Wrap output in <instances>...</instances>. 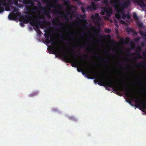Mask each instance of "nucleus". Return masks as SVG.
<instances>
[{"instance_id":"72a5a7b5","label":"nucleus","mask_w":146,"mask_h":146,"mask_svg":"<svg viewBox=\"0 0 146 146\" xmlns=\"http://www.w3.org/2000/svg\"><path fill=\"white\" fill-rule=\"evenodd\" d=\"M45 41L46 42L47 44H49L50 42V40L49 39H46Z\"/></svg>"},{"instance_id":"dca6fc26","label":"nucleus","mask_w":146,"mask_h":146,"mask_svg":"<svg viewBox=\"0 0 146 146\" xmlns=\"http://www.w3.org/2000/svg\"><path fill=\"white\" fill-rule=\"evenodd\" d=\"M139 33L141 35L146 37V32H145L141 30L139 31Z\"/></svg>"},{"instance_id":"9d476101","label":"nucleus","mask_w":146,"mask_h":146,"mask_svg":"<svg viewBox=\"0 0 146 146\" xmlns=\"http://www.w3.org/2000/svg\"><path fill=\"white\" fill-rule=\"evenodd\" d=\"M123 11L122 9H119L118 10L115 15V18L117 19H121V13H123Z\"/></svg>"},{"instance_id":"680f3d73","label":"nucleus","mask_w":146,"mask_h":146,"mask_svg":"<svg viewBox=\"0 0 146 146\" xmlns=\"http://www.w3.org/2000/svg\"><path fill=\"white\" fill-rule=\"evenodd\" d=\"M123 23H125V22L124 21H123Z\"/></svg>"},{"instance_id":"393cba45","label":"nucleus","mask_w":146,"mask_h":146,"mask_svg":"<svg viewBox=\"0 0 146 146\" xmlns=\"http://www.w3.org/2000/svg\"><path fill=\"white\" fill-rule=\"evenodd\" d=\"M51 2L53 4H56L58 2V0H50Z\"/></svg>"},{"instance_id":"f257e3e1","label":"nucleus","mask_w":146,"mask_h":146,"mask_svg":"<svg viewBox=\"0 0 146 146\" xmlns=\"http://www.w3.org/2000/svg\"><path fill=\"white\" fill-rule=\"evenodd\" d=\"M98 31L99 33L98 35V73L96 72L90 63L86 62L85 59L83 58L81 55V59L85 65L82 64V65L81 69L78 68L77 70L79 72H82L83 75L85 74L88 78L90 79H94V81L95 84H97L100 86V23L99 22L98 25Z\"/></svg>"},{"instance_id":"f03ea898","label":"nucleus","mask_w":146,"mask_h":146,"mask_svg":"<svg viewBox=\"0 0 146 146\" xmlns=\"http://www.w3.org/2000/svg\"><path fill=\"white\" fill-rule=\"evenodd\" d=\"M23 23L25 24H27L30 22L29 23L32 26H35V27L34 28L35 30L37 33L39 35H40L42 33L40 30L39 27L37 25H41L40 27V28H43L42 25L45 24V21H42L38 20V19H40L41 17L40 16L36 17L35 18H34L32 14L29 13L23 16Z\"/></svg>"},{"instance_id":"0e129e2a","label":"nucleus","mask_w":146,"mask_h":146,"mask_svg":"<svg viewBox=\"0 0 146 146\" xmlns=\"http://www.w3.org/2000/svg\"><path fill=\"white\" fill-rule=\"evenodd\" d=\"M85 44H86V45H88V46H89V45H88L87 43H86Z\"/></svg>"},{"instance_id":"4be33fe9","label":"nucleus","mask_w":146,"mask_h":146,"mask_svg":"<svg viewBox=\"0 0 146 146\" xmlns=\"http://www.w3.org/2000/svg\"><path fill=\"white\" fill-rule=\"evenodd\" d=\"M111 31L110 29H109L106 28L105 29V32L107 33H109Z\"/></svg>"},{"instance_id":"f3484780","label":"nucleus","mask_w":146,"mask_h":146,"mask_svg":"<svg viewBox=\"0 0 146 146\" xmlns=\"http://www.w3.org/2000/svg\"><path fill=\"white\" fill-rule=\"evenodd\" d=\"M137 26L139 28H142L143 27V24L142 23H137Z\"/></svg>"},{"instance_id":"9b49d317","label":"nucleus","mask_w":146,"mask_h":146,"mask_svg":"<svg viewBox=\"0 0 146 146\" xmlns=\"http://www.w3.org/2000/svg\"><path fill=\"white\" fill-rule=\"evenodd\" d=\"M52 22L53 23L56 25L58 23H59V24L58 25L59 26H63L64 25L63 23L60 22V19L58 18H54V20L52 21Z\"/></svg>"},{"instance_id":"09e8293b","label":"nucleus","mask_w":146,"mask_h":146,"mask_svg":"<svg viewBox=\"0 0 146 146\" xmlns=\"http://www.w3.org/2000/svg\"><path fill=\"white\" fill-rule=\"evenodd\" d=\"M129 38L128 37H126L125 38V40H129Z\"/></svg>"},{"instance_id":"39448f33","label":"nucleus","mask_w":146,"mask_h":146,"mask_svg":"<svg viewBox=\"0 0 146 146\" xmlns=\"http://www.w3.org/2000/svg\"><path fill=\"white\" fill-rule=\"evenodd\" d=\"M103 37V36L101 34V86H104L105 87H106L107 86H105V84H104V81L106 80L108 78V77H108L106 78V80H105L104 82H102V61H103V58L102 56V38Z\"/></svg>"},{"instance_id":"bf43d9fd","label":"nucleus","mask_w":146,"mask_h":146,"mask_svg":"<svg viewBox=\"0 0 146 146\" xmlns=\"http://www.w3.org/2000/svg\"><path fill=\"white\" fill-rule=\"evenodd\" d=\"M108 36H109L110 37V35H108Z\"/></svg>"},{"instance_id":"1a4fd4ad","label":"nucleus","mask_w":146,"mask_h":146,"mask_svg":"<svg viewBox=\"0 0 146 146\" xmlns=\"http://www.w3.org/2000/svg\"><path fill=\"white\" fill-rule=\"evenodd\" d=\"M91 6H88L87 8V9L90 10H92L94 11L96 10L97 9V6L95 3L94 2H91Z\"/></svg>"},{"instance_id":"0eeeda50","label":"nucleus","mask_w":146,"mask_h":146,"mask_svg":"<svg viewBox=\"0 0 146 146\" xmlns=\"http://www.w3.org/2000/svg\"><path fill=\"white\" fill-rule=\"evenodd\" d=\"M91 18L94 22L96 23H98L100 20V16L98 13L95 14L94 15H92L91 16Z\"/></svg>"},{"instance_id":"49530a36","label":"nucleus","mask_w":146,"mask_h":146,"mask_svg":"<svg viewBox=\"0 0 146 146\" xmlns=\"http://www.w3.org/2000/svg\"><path fill=\"white\" fill-rule=\"evenodd\" d=\"M132 106H133V104H132V103L130 101H129L128 102Z\"/></svg>"},{"instance_id":"bb28decb","label":"nucleus","mask_w":146,"mask_h":146,"mask_svg":"<svg viewBox=\"0 0 146 146\" xmlns=\"http://www.w3.org/2000/svg\"><path fill=\"white\" fill-rule=\"evenodd\" d=\"M76 2H77L78 5H80L82 3V2L80 1V0H73Z\"/></svg>"},{"instance_id":"5fc2aeb1","label":"nucleus","mask_w":146,"mask_h":146,"mask_svg":"<svg viewBox=\"0 0 146 146\" xmlns=\"http://www.w3.org/2000/svg\"><path fill=\"white\" fill-rule=\"evenodd\" d=\"M72 15H70V18L71 19H72Z\"/></svg>"},{"instance_id":"a19ab883","label":"nucleus","mask_w":146,"mask_h":146,"mask_svg":"<svg viewBox=\"0 0 146 146\" xmlns=\"http://www.w3.org/2000/svg\"><path fill=\"white\" fill-rule=\"evenodd\" d=\"M115 32L117 34H118L119 33V31L118 29H115Z\"/></svg>"},{"instance_id":"13d9d810","label":"nucleus","mask_w":146,"mask_h":146,"mask_svg":"<svg viewBox=\"0 0 146 146\" xmlns=\"http://www.w3.org/2000/svg\"><path fill=\"white\" fill-rule=\"evenodd\" d=\"M101 15H104L103 14V13L102 12H101Z\"/></svg>"},{"instance_id":"8fccbe9b","label":"nucleus","mask_w":146,"mask_h":146,"mask_svg":"<svg viewBox=\"0 0 146 146\" xmlns=\"http://www.w3.org/2000/svg\"><path fill=\"white\" fill-rule=\"evenodd\" d=\"M52 43L54 44H55L56 43L55 42L53 41L52 42Z\"/></svg>"},{"instance_id":"58836bf2","label":"nucleus","mask_w":146,"mask_h":146,"mask_svg":"<svg viewBox=\"0 0 146 146\" xmlns=\"http://www.w3.org/2000/svg\"><path fill=\"white\" fill-rule=\"evenodd\" d=\"M64 16L65 18H67V19H69L67 15L64 14Z\"/></svg>"},{"instance_id":"338daca9","label":"nucleus","mask_w":146,"mask_h":146,"mask_svg":"<svg viewBox=\"0 0 146 146\" xmlns=\"http://www.w3.org/2000/svg\"><path fill=\"white\" fill-rule=\"evenodd\" d=\"M118 64H119V65H121V64H120V63H119Z\"/></svg>"},{"instance_id":"2f4dec72","label":"nucleus","mask_w":146,"mask_h":146,"mask_svg":"<svg viewBox=\"0 0 146 146\" xmlns=\"http://www.w3.org/2000/svg\"><path fill=\"white\" fill-rule=\"evenodd\" d=\"M70 119L74 121H75L76 119L75 117H70Z\"/></svg>"},{"instance_id":"603ef678","label":"nucleus","mask_w":146,"mask_h":146,"mask_svg":"<svg viewBox=\"0 0 146 146\" xmlns=\"http://www.w3.org/2000/svg\"><path fill=\"white\" fill-rule=\"evenodd\" d=\"M109 72H110V73H112V71H111V70H109Z\"/></svg>"},{"instance_id":"3c124183","label":"nucleus","mask_w":146,"mask_h":146,"mask_svg":"<svg viewBox=\"0 0 146 146\" xmlns=\"http://www.w3.org/2000/svg\"><path fill=\"white\" fill-rule=\"evenodd\" d=\"M117 50L116 49H115L113 50V51H114V52H117Z\"/></svg>"},{"instance_id":"ea45409f","label":"nucleus","mask_w":146,"mask_h":146,"mask_svg":"<svg viewBox=\"0 0 146 146\" xmlns=\"http://www.w3.org/2000/svg\"><path fill=\"white\" fill-rule=\"evenodd\" d=\"M17 9L16 7H14V10L15 11H17Z\"/></svg>"},{"instance_id":"423d86ee","label":"nucleus","mask_w":146,"mask_h":146,"mask_svg":"<svg viewBox=\"0 0 146 146\" xmlns=\"http://www.w3.org/2000/svg\"><path fill=\"white\" fill-rule=\"evenodd\" d=\"M103 10L106 13V15L108 17H110L111 16L113 12L112 9L111 7H109L107 8L104 7L103 9Z\"/></svg>"},{"instance_id":"c03bdc74","label":"nucleus","mask_w":146,"mask_h":146,"mask_svg":"<svg viewBox=\"0 0 146 146\" xmlns=\"http://www.w3.org/2000/svg\"><path fill=\"white\" fill-rule=\"evenodd\" d=\"M73 49H74V50H73V51H72V52H71V54H72V53L73 52H74V50H75V48H74V47H71V49H73Z\"/></svg>"},{"instance_id":"b1692460","label":"nucleus","mask_w":146,"mask_h":146,"mask_svg":"<svg viewBox=\"0 0 146 146\" xmlns=\"http://www.w3.org/2000/svg\"><path fill=\"white\" fill-rule=\"evenodd\" d=\"M121 14H122V18L123 19H125L126 18V14H125L124 13V10H123V13H121Z\"/></svg>"},{"instance_id":"de8ad7c7","label":"nucleus","mask_w":146,"mask_h":146,"mask_svg":"<svg viewBox=\"0 0 146 146\" xmlns=\"http://www.w3.org/2000/svg\"><path fill=\"white\" fill-rule=\"evenodd\" d=\"M127 32L129 33L131 31V30L130 29H128V30H127Z\"/></svg>"},{"instance_id":"aec40b11","label":"nucleus","mask_w":146,"mask_h":146,"mask_svg":"<svg viewBox=\"0 0 146 146\" xmlns=\"http://www.w3.org/2000/svg\"><path fill=\"white\" fill-rule=\"evenodd\" d=\"M37 93H38L37 92H33V93H31V94H30L29 95V96L30 97H32L34 96H36V95L37 94Z\"/></svg>"},{"instance_id":"79ce46f5","label":"nucleus","mask_w":146,"mask_h":146,"mask_svg":"<svg viewBox=\"0 0 146 146\" xmlns=\"http://www.w3.org/2000/svg\"><path fill=\"white\" fill-rule=\"evenodd\" d=\"M126 53H127L128 56H131V54H128V52L127 51H126Z\"/></svg>"},{"instance_id":"4468645a","label":"nucleus","mask_w":146,"mask_h":146,"mask_svg":"<svg viewBox=\"0 0 146 146\" xmlns=\"http://www.w3.org/2000/svg\"><path fill=\"white\" fill-rule=\"evenodd\" d=\"M15 17V15L13 13H12L11 15H9L8 16L9 19L10 20H14Z\"/></svg>"},{"instance_id":"5701e85b","label":"nucleus","mask_w":146,"mask_h":146,"mask_svg":"<svg viewBox=\"0 0 146 146\" xmlns=\"http://www.w3.org/2000/svg\"><path fill=\"white\" fill-rule=\"evenodd\" d=\"M133 17L136 21H137L138 19V17L135 13L133 14Z\"/></svg>"},{"instance_id":"a878e982","label":"nucleus","mask_w":146,"mask_h":146,"mask_svg":"<svg viewBox=\"0 0 146 146\" xmlns=\"http://www.w3.org/2000/svg\"><path fill=\"white\" fill-rule=\"evenodd\" d=\"M45 13L46 15H48V18H51V16L49 14V12L48 11H45Z\"/></svg>"},{"instance_id":"052dcab7","label":"nucleus","mask_w":146,"mask_h":146,"mask_svg":"<svg viewBox=\"0 0 146 146\" xmlns=\"http://www.w3.org/2000/svg\"><path fill=\"white\" fill-rule=\"evenodd\" d=\"M122 41L123 42H124V40L122 39Z\"/></svg>"},{"instance_id":"473e14b6","label":"nucleus","mask_w":146,"mask_h":146,"mask_svg":"<svg viewBox=\"0 0 146 146\" xmlns=\"http://www.w3.org/2000/svg\"><path fill=\"white\" fill-rule=\"evenodd\" d=\"M134 62L135 63H136L137 65V66H141V64H142L141 63H137L136 61H134Z\"/></svg>"},{"instance_id":"cd10ccee","label":"nucleus","mask_w":146,"mask_h":146,"mask_svg":"<svg viewBox=\"0 0 146 146\" xmlns=\"http://www.w3.org/2000/svg\"><path fill=\"white\" fill-rule=\"evenodd\" d=\"M81 9L83 13H85V8L84 7L82 6L81 7Z\"/></svg>"},{"instance_id":"69168bd1","label":"nucleus","mask_w":146,"mask_h":146,"mask_svg":"<svg viewBox=\"0 0 146 146\" xmlns=\"http://www.w3.org/2000/svg\"><path fill=\"white\" fill-rule=\"evenodd\" d=\"M70 14V12H68V15H69Z\"/></svg>"},{"instance_id":"c9c22d12","label":"nucleus","mask_w":146,"mask_h":146,"mask_svg":"<svg viewBox=\"0 0 146 146\" xmlns=\"http://www.w3.org/2000/svg\"><path fill=\"white\" fill-rule=\"evenodd\" d=\"M86 17V15L84 14V15H82L81 16V17L83 18H85Z\"/></svg>"},{"instance_id":"7c9ffc66","label":"nucleus","mask_w":146,"mask_h":146,"mask_svg":"<svg viewBox=\"0 0 146 146\" xmlns=\"http://www.w3.org/2000/svg\"><path fill=\"white\" fill-rule=\"evenodd\" d=\"M126 18L127 19H129L131 18V17L129 14H127L126 15Z\"/></svg>"},{"instance_id":"c85d7f7f","label":"nucleus","mask_w":146,"mask_h":146,"mask_svg":"<svg viewBox=\"0 0 146 146\" xmlns=\"http://www.w3.org/2000/svg\"><path fill=\"white\" fill-rule=\"evenodd\" d=\"M110 60L107 58H106L104 59V61L106 63H108L110 62Z\"/></svg>"},{"instance_id":"f704fd0d","label":"nucleus","mask_w":146,"mask_h":146,"mask_svg":"<svg viewBox=\"0 0 146 146\" xmlns=\"http://www.w3.org/2000/svg\"><path fill=\"white\" fill-rule=\"evenodd\" d=\"M38 9V7L37 6H34L33 8V10H37Z\"/></svg>"},{"instance_id":"7ed1b4c3","label":"nucleus","mask_w":146,"mask_h":146,"mask_svg":"<svg viewBox=\"0 0 146 146\" xmlns=\"http://www.w3.org/2000/svg\"><path fill=\"white\" fill-rule=\"evenodd\" d=\"M61 55L64 59L67 62L71 63L73 62H75L74 63H72L71 66L74 67H77V64L79 62V61L77 59H75L74 57L72 58L68 55L64 54H62Z\"/></svg>"},{"instance_id":"6ab92c4d","label":"nucleus","mask_w":146,"mask_h":146,"mask_svg":"<svg viewBox=\"0 0 146 146\" xmlns=\"http://www.w3.org/2000/svg\"><path fill=\"white\" fill-rule=\"evenodd\" d=\"M103 3L105 4V5L107 6L108 7L109 6V3L108 0H104Z\"/></svg>"},{"instance_id":"6e6d98bb","label":"nucleus","mask_w":146,"mask_h":146,"mask_svg":"<svg viewBox=\"0 0 146 146\" xmlns=\"http://www.w3.org/2000/svg\"><path fill=\"white\" fill-rule=\"evenodd\" d=\"M86 38H87V39H89L90 38H89V36H87L86 37Z\"/></svg>"},{"instance_id":"6e6552de","label":"nucleus","mask_w":146,"mask_h":146,"mask_svg":"<svg viewBox=\"0 0 146 146\" xmlns=\"http://www.w3.org/2000/svg\"><path fill=\"white\" fill-rule=\"evenodd\" d=\"M7 0H0V13L3 12L4 10V8L1 7V5L5 6L7 5ZM10 0H7L8 1Z\"/></svg>"},{"instance_id":"e433bc0d","label":"nucleus","mask_w":146,"mask_h":146,"mask_svg":"<svg viewBox=\"0 0 146 146\" xmlns=\"http://www.w3.org/2000/svg\"><path fill=\"white\" fill-rule=\"evenodd\" d=\"M68 35H70V36H73V34L72 33H70V32H69L68 34Z\"/></svg>"},{"instance_id":"c756f323","label":"nucleus","mask_w":146,"mask_h":146,"mask_svg":"<svg viewBox=\"0 0 146 146\" xmlns=\"http://www.w3.org/2000/svg\"><path fill=\"white\" fill-rule=\"evenodd\" d=\"M60 36H61V38L62 39H64V40L66 41V42H69L70 41V40H66L64 38L63 36V35H62V34H61L60 35Z\"/></svg>"},{"instance_id":"ddd939ff","label":"nucleus","mask_w":146,"mask_h":146,"mask_svg":"<svg viewBox=\"0 0 146 146\" xmlns=\"http://www.w3.org/2000/svg\"><path fill=\"white\" fill-rule=\"evenodd\" d=\"M65 5L66 6L68 7L70 9H72V8H74L75 7L74 6H71L70 1L68 0H67L65 2Z\"/></svg>"},{"instance_id":"4c0bfd02","label":"nucleus","mask_w":146,"mask_h":146,"mask_svg":"<svg viewBox=\"0 0 146 146\" xmlns=\"http://www.w3.org/2000/svg\"><path fill=\"white\" fill-rule=\"evenodd\" d=\"M20 25L21 27H23L24 26V24L23 23H20Z\"/></svg>"},{"instance_id":"412c9836","label":"nucleus","mask_w":146,"mask_h":146,"mask_svg":"<svg viewBox=\"0 0 146 146\" xmlns=\"http://www.w3.org/2000/svg\"><path fill=\"white\" fill-rule=\"evenodd\" d=\"M44 36L46 39H49L50 36V35L47 33H45L44 34Z\"/></svg>"},{"instance_id":"864d4df0","label":"nucleus","mask_w":146,"mask_h":146,"mask_svg":"<svg viewBox=\"0 0 146 146\" xmlns=\"http://www.w3.org/2000/svg\"><path fill=\"white\" fill-rule=\"evenodd\" d=\"M83 21L84 22L87 23V21H86V20H83Z\"/></svg>"},{"instance_id":"a18cd8bd","label":"nucleus","mask_w":146,"mask_h":146,"mask_svg":"<svg viewBox=\"0 0 146 146\" xmlns=\"http://www.w3.org/2000/svg\"><path fill=\"white\" fill-rule=\"evenodd\" d=\"M132 106H133V104H132V103L130 101H129L128 102Z\"/></svg>"},{"instance_id":"4d7b16f0","label":"nucleus","mask_w":146,"mask_h":146,"mask_svg":"<svg viewBox=\"0 0 146 146\" xmlns=\"http://www.w3.org/2000/svg\"><path fill=\"white\" fill-rule=\"evenodd\" d=\"M84 55L86 57H87L88 56V55L87 54H84Z\"/></svg>"},{"instance_id":"a211bd4d","label":"nucleus","mask_w":146,"mask_h":146,"mask_svg":"<svg viewBox=\"0 0 146 146\" xmlns=\"http://www.w3.org/2000/svg\"><path fill=\"white\" fill-rule=\"evenodd\" d=\"M54 49L52 50V51L54 52H55L56 54L57 53H59V52L58 51L57 49L55 47V46H54Z\"/></svg>"},{"instance_id":"37998d69","label":"nucleus","mask_w":146,"mask_h":146,"mask_svg":"<svg viewBox=\"0 0 146 146\" xmlns=\"http://www.w3.org/2000/svg\"><path fill=\"white\" fill-rule=\"evenodd\" d=\"M57 13L60 14V11H58V10L56 11V12H55V13L56 14V13Z\"/></svg>"},{"instance_id":"2eb2a0df","label":"nucleus","mask_w":146,"mask_h":146,"mask_svg":"<svg viewBox=\"0 0 146 146\" xmlns=\"http://www.w3.org/2000/svg\"><path fill=\"white\" fill-rule=\"evenodd\" d=\"M119 1V0H110L111 3H113L115 5H117Z\"/></svg>"},{"instance_id":"20e7f679","label":"nucleus","mask_w":146,"mask_h":146,"mask_svg":"<svg viewBox=\"0 0 146 146\" xmlns=\"http://www.w3.org/2000/svg\"><path fill=\"white\" fill-rule=\"evenodd\" d=\"M131 4V2L130 0H126L125 1L121 2L120 3H118L117 5L119 4L120 7V9L123 10L124 9L129 6Z\"/></svg>"},{"instance_id":"f8f14e48","label":"nucleus","mask_w":146,"mask_h":146,"mask_svg":"<svg viewBox=\"0 0 146 146\" xmlns=\"http://www.w3.org/2000/svg\"><path fill=\"white\" fill-rule=\"evenodd\" d=\"M141 50V48L140 46H139L137 48L136 54L137 55L139 58H142V56L140 54Z\"/></svg>"},{"instance_id":"774afa93","label":"nucleus","mask_w":146,"mask_h":146,"mask_svg":"<svg viewBox=\"0 0 146 146\" xmlns=\"http://www.w3.org/2000/svg\"><path fill=\"white\" fill-rule=\"evenodd\" d=\"M145 65L146 66V63H145Z\"/></svg>"},{"instance_id":"e2e57ef3","label":"nucleus","mask_w":146,"mask_h":146,"mask_svg":"<svg viewBox=\"0 0 146 146\" xmlns=\"http://www.w3.org/2000/svg\"><path fill=\"white\" fill-rule=\"evenodd\" d=\"M134 67L135 68H136L137 67L136 65H135Z\"/></svg>"}]
</instances>
